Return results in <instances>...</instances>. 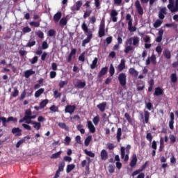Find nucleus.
<instances>
[{"label":"nucleus","mask_w":178,"mask_h":178,"mask_svg":"<svg viewBox=\"0 0 178 178\" xmlns=\"http://www.w3.org/2000/svg\"><path fill=\"white\" fill-rule=\"evenodd\" d=\"M140 46V38L138 36H134L128 38L124 43L125 54H129L131 51H134L136 48Z\"/></svg>","instance_id":"obj_1"},{"label":"nucleus","mask_w":178,"mask_h":178,"mask_svg":"<svg viewBox=\"0 0 178 178\" xmlns=\"http://www.w3.org/2000/svg\"><path fill=\"white\" fill-rule=\"evenodd\" d=\"M130 145H128L126 147H121L120 151H121V158L122 159H124V162H127L129 161V154H130Z\"/></svg>","instance_id":"obj_2"},{"label":"nucleus","mask_w":178,"mask_h":178,"mask_svg":"<svg viewBox=\"0 0 178 178\" xmlns=\"http://www.w3.org/2000/svg\"><path fill=\"white\" fill-rule=\"evenodd\" d=\"M169 4L168 5V8L170 12H177L178 11V0H168Z\"/></svg>","instance_id":"obj_3"},{"label":"nucleus","mask_w":178,"mask_h":178,"mask_svg":"<svg viewBox=\"0 0 178 178\" xmlns=\"http://www.w3.org/2000/svg\"><path fill=\"white\" fill-rule=\"evenodd\" d=\"M99 37L102 38L105 35V21H102L99 28Z\"/></svg>","instance_id":"obj_4"},{"label":"nucleus","mask_w":178,"mask_h":178,"mask_svg":"<svg viewBox=\"0 0 178 178\" xmlns=\"http://www.w3.org/2000/svg\"><path fill=\"white\" fill-rule=\"evenodd\" d=\"M83 6V1H78L75 3V6L71 7L72 12H76V10H80V8Z\"/></svg>","instance_id":"obj_5"},{"label":"nucleus","mask_w":178,"mask_h":178,"mask_svg":"<svg viewBox=\"0 0 178 178\" xmlns=\"http://www.w3.org/2000/svg\"><path fill=\"white\" fill-rule=\"evenodd\" d=\"M126 79H127L126 74H124V73H121V74H119L118 80H119V81H120V83L122 86H126Z\"/></svg>","instance_id":"obj_6"},{"label":"nucleus","mask_w":178,"mask_h":178,"mask_svg":"<svg viewBox=\"0 0 178 178\" xmlns=\"http://www.w3.org/2000/svg\"><path fill=\"white\" fill-rule=\"evenodd\" d=\"M151 62L152 65H156V56H155V54H152L151 57H148V58L146 60V65H149Z\"/></svg>","instance_id":"obj_7"},{"label":"nucleus","mask_w":178,"mask_h":178,"mask_svg":"<svg viewBox=\"0 0 178 178\" xmlns=\"http://www.w3.org/2000/svg\"><path fill=\"white\" fill-rule=\"evenodd\" d=\"M118 15H119V13H118V11H116V10H112L111 13H110V16L111 17V20L112 22H113V23H116V22H118Z\"/></svg>","instance_id":"obj_8"},{"label":"nucleus","mask_w":178,"mask_h":178,"mask_svg":"<svg viewBox=\"0 0 178 178\" xmlns=\"http://www.w3.org/2000/svg\"><path fill=\"white\" fill-rule=\"evenodd\" d=\"M135 6H136V8L137 9L138 13L139 15H143V13H144V10L143 9L141 4L140 3V1L137 0L135 2Z\"/></svg>","instance_id":"obj_9"},{"label":"nucleus","mask_w":178,"mask_h":178,"mask_svg":"<svg viewBox=\"0 0 178 178\" xmlns=\"http://www.w3.org/2000/svg\"><path fill=\"white\" fill-rule=\"evenodd\" d=\"M165 15H166V8L163 7L161 8L159 12V19H161V20H163V19H165Z\"/></svg>","instance_id":"obj_10"},{"label":"nucleus","mask_w":178,"mask_h":178,"mask_svg":"<svg viewBox=\"0 0 178 178\" xmlns=\"http://www.w3.org/2000/svg\"><path fill=\"white\" fill-rule=\"evenodd\" d=\"M91 38H92V33L91 32H89L87 36V38L83 40L82 42V47H86V44H88L90 41H91Z\"/></svg>","instance_id":"obj_11"},{"label":"nucleus","mask_w":178,"mask_h":178,"mask_svg":"<svg viewBox=\"0 0 178 178\" xmlns=\"http://www.w3.org/2000/svg\"><path fill=\"white\" fill-rule=\"evenodd\" d=\"M170 121L169 122V127L171 129V130H173L174 127L173 124H175V114L173 113H170Z\"/></svg>","instance_id":"obj_12"},{"label":"nucleus","mask_w":178,"mask_h":178,"mask_svg":"<svg viewBox=\"0 0 178 178\" xmlns=\"http://www.w3.org/2000/svg\"><path fill=\"white\" fill-rule=\"evenodd\" d=\"M74 109H76V106L68 105L65 107V113L72 115L74 112Z\"/></svg>","instance_id":"obj_13"},{"label":"nucleus","mask_w":178,"mask_h":178,"mask_svg":"<svg viewBox=\"0 0 178 178\" xmlns=\"http://www.w3.org/2000/svg\"><path fill=\"white\" fill-rule=\"evenodd\" d=\"M87 123H88L87 126H88V128L90 131V132L92 134L95 133V130H96L95 127L94 126L92 122L91 121H88Z\"/></svg>","instance_id":"obj_14"},{"label":"nucleus","mask_w":178,"mask_h":178,"mask_svg":"<svg viewBox=\"0 0 178 178\" xmlns=\"http://www.w3.org/2000/svg\"><path fill=\"white\" fill-rule=\"evenodd\" d=\"M58 126L60 127V129H63V130H65V131H69L70 130V128L66 123L65 122H58Z\"/></svg>","instance_id":"obj_15"},{"label":"nucleus","mask_w":178,"mask_h":178,"mask_svg":"<svg viewBox=\"0 0 178 178\" xmlns=\"http://www.w3.org/2000/svg\"><path fill=\"white\" fill-rule=\"evenodd\" d=\"M126 67V60L124 59H122L120 60V63L119 64L118 68L120 72H122V70H124Z\"/></svg>","instance_id":"obj_16"},{"label":"nucleus","mask_w":178,"mask_h":178,"mask_svg":"<svg viewBox=\"0 0 178 178\" xmlns=\"http://www.w3.org/2000/svg\"><path fill=\"white\" fill-rule=\"evenodd\" d=\"M97 107L99 109L100 112H105V109H106V102L100 103Z\"/></svg>","instance_id":"obj_17"},{"label":"nucleus","mask_w":178,"mask_h":178,"mask_svg":"<svg viewBox=\"0 0 178 178\" xmlns=\"http://www.w3.org/2000/svg\"><path fill=\"white\" fill-rule=\"evenodd\" d=\"M129 74H131V76H134V77H137L138 76V72L133 67L129 68Z\"/></svg>","instance_id":"obj_18"},{"label":"nucleus","mask_w":178,"mask_h":178,"mask_svg":"<svg viewBox=\"0 0 178 178\" xmlns=\"http://www.w3.org/2000/svg\"><path fill=\"white\" fill-rule=\"evenodd\" d=\"M137 164V155L133 154L132 156V160L130 163L131 168H134V166H136Z\"/></svg>","instance_id":"obj_19"},{"label":"nucleus","mask_w":178,"mask_h":178,"mask_svg":"<svg viewBox=\"0 0 178 178\" xmlns=\"http://www.w3.org/2000/svg\"><path fill=\"white\" fill-rule=\"evenodd\" d=\"M101 159L102 161H106L108 159V152L106 150L103 149L101 152Z\"/></svg>","instance_id":"obj_20"},{"label":"nucleus","mask_w":178,"mask_h":178,"mask_svg":"<svg viewBox=\"0 0 178 178\" xmlns=\"http://www.w3.org/2000/svg\"><path fill=\"white\" fill-rule=\"evenodd\" d=\"M108 73V67H103L98 74V77H102V76H105Z\"/></svg>","instance_id":"obj_21"},{"label":"nucleus","mask_w":178,"mask_h":178,"mask_svg":"<svg viewBox=\"0 0 178 178\" xmlns=\"http://www.w3.org/2000/svg\"><path fill=\"white\" fill-rule=\"evenodd\" d=\"M60 17H62V13L58 12L56 14H55L54 16V20L55 23H58L60 19Z\"/></svg>","instance_id":"obj_22"},{"label":"nucleus","mask_w":178,"mask_h":178,"mask_svg":"<svg viewBox=\"0 0 178 178\" xmlns=\"http://www.w3.org/2000/svg\"><path fill=\"white\" fill-rule=\"evenodd\" d=\"M35 73V71H33L32 70H26L24 72V76L26 79H29L30 76H33Z\"/></svg>","instance_id":"obj_23"},{"label":"nucleus","mask_w":178,"mask_h":178,"mask_svg":"<svg viewBox=\"0 0 178 178\" xmlns=\"http://www.w3.org/2000/svg\"><path fill=\"white\" fill-rule=\"evenodd\" d=\"M128 30L130 33H134V31L137 30V28L136 26H133V23L128 22Z\"/></svg>","instance_id":"obj_24"},{"label":"nucleus","mask_w":178,"mask_h":178,"mask_svg":"<svg viewBox=\"0 0 178 178\" xmlns=\"http://www.w3.org/2000/svg\"><path fill=\"white\" fill-rule=\"evenodd\" d=\"M12 134H17V136H21L22 129H20L19 128H13L12 129Z\"/></svg>","instance_id":"obj_25"},{"label":"nucleus","mask_w":178,"mask_h":178,"mask_svg":"<svg viewBox=\"0 0 178 178\" xmlns=\"http://www.w3.org/2000/svg\"><path fill=\"white\" fill-rule=\"evenodd\" d=\"M74 168H76V165H74V164L67 165V168H66L67 173H70V172H72V170H73V169H74Z\"/></svg>","instance_id":"obj_26"},{"label":"nucleus","mask_w":178,"mask_h":178,"mask_svg":"<svg viewBox=\"0 0 178 178\" xmlns=\"http://www.w3.org/2000/svg\"><path fill=\"white\" fill-rule=\"evenodd\" d=\"M163 55L165 56V58H166V59H170L171 56H170V51H169V49H165L163 51Z\"/></svg>","instance_id":"obj_27"},{"label":"nucleus","mask_w":178,"mask_h":178,"mask_svg":"<svg viewBox=\"0 0 178 178\" xmlns=\"http://www.w3.org/2000/svg\"><path fill=\"white\" fill-rule=\"evenodd\" d=\"M31 124L33 125L34 129H35L36 130L41 129V123L40 122L32 121Z\"/></svg>","instance_id":"obj_28"},{"label":"nucleus","mask_w":178,"mask_h":178,"mask_svg":"<svg viewBox=\"0 0 178 178\" xmlns=\"http://www.w3.org/2000/svg\"><path fill=\"white\" fill-rule=\"evenodd\" d=\"M76 87L78 88H84V87H86V82L78 81L76 83Z\"/></svg>","instance_id":"obj_29"},{"label":"nucleus","mask_w":178,"mask_h":178,"mask_svg":"<svg viewBox=\"0 0 178 178\" xmlns=\"http://www.w3.org/2000/svg\"><path fill=\"white\" fill-rule=\"evenodd\" d=\"M97 63H98V58H95L92 62V64L90 65V69L94 70L97 67Z\"/></svg>","instance_id":"obj_30"},{"label":"nucleus","mask_w":178,"mask_h":178,"mask_svg":"<svg viewBox=\"0 0 178 178\" xmlns=\"http://www.w3.org/2000/svg\"><path fill=\"white\" fill-rule=\"evenodd\" d=\"M91 140H92V136H88L86 140H85V145L86 147H88V145H90V143H91Z\"/></svg>","instance_id":"obj_31"},{"label":"nucleus","mask_w":178,"mask_h":178,"mask_svg":"<svg viewBox=\"0 0 178 178\" xmlns=\"http://www.w3.org/2000/svg\"><path fill=\"white\" fill-rule=\"evenodd\" d=\"M44 91H45L44 90V88H40L38 90H37L35 92V98H38V97H40V95H41V94H43L44 93Z\"/></svg>","instance_id":"obj_32"},{"label":"nucleus","mask_w":178,"mask_h":178,"mask_svg":"<svg viewBox=\"0 0 178 178\" xmlns=\"http://www.w3.org/2000/svg\"><path fill=\"white\" fill-rule=\"evenodd\" d=\"M120 137H122V129L118 128L117 131V140L118 143H120V140H121Z\"/></svg>","instance_id":"obj_33"},{"label":"nucleus","mask_w":178,"mask_h":178,"mask_svg":"<svg viewBox=\"0 0 178 178\" xmlns=\"http://www.w3.org/2000/svg\"><path fill=\"white\" fill-rule=\"evenodd\" d=\"M81 29L82 30H83L85 33H87L88 34V33H91V31H88V27L87 26V24H86V22H83L81 24Z\"/></svg>","instance_id":"obj_34"},{"label":"nucleus","mask_w":178,"mask_h":178,"mask_svg":"<svg viewBox=\"0 0 178 178\" xmlns=\"http://www.w3.org/2000/svg\"><path fill=\"white\" fill-rule=\"evenodd\" d=\"M91 9L90 8H87L83 14V17L84 19H87L91 15Z\"/></svg>","instance_id":"obj_35"},{"label":"nucleus","mask_w":178,"mask_h":178,"mask_svg":"<svg viewBox=\"0 0 178 178\" xmlns=\"http://www.w3.org/2000/svg\"><path fill=\"white\" fill-rule=\"evenodd\" d=\"M47 104H48V99H44V100L42 101L40 104V109L45 108V106H47Z\"/></svg>","instance_id":"obj_36"},{"label":"nucleus","mask_w":178,"mask_h":178,"mask_svg":"<svg viewBox=\"0 0 178 178\" xmlns=\"http://www.w3.org/2000/svg\"><path fill=\"white\" fill-rule=\"evenodd\" d=\"M60 154H62V151H59L57 153H55L51 155V159H56V158H60Z\"/></svg>","instance_id":"obj_37"},{"label":"nucleus","mask_w":178,"mask_h":178,"mask_svg":"<svg viewBox=\"0 0 178 178\" xmlns=\"http://www.w3.org/2000/svg\"><path fill=\"white\" fill-rule=\"evenodd\" d=\"M66 24H67V19L66 18H62L60 20V26H61V27H63L64 26H66Z\"/></svg>","instance_id":"obj_38"},{"label":"nucleus","mask_w":178,"mask_h":178,"mask_svg":"<svg viewBox=\"0 0 178 178\" xmlns=\"http://www.w3.org/2000/svg\"><path fill=\"white\" fill-rule=\"evenodd\" d=\"M162 92H163V91L162 90V89H161L160 88H156L155 89V92H154V95H162Z\"/></svg>","instance_id":"obj_39"},{"label":"nucleus","mask_w":178,"mask_h":178,"mask_svg":"<svg viewBox=\"0 0 178 178\" xmlns=\"http://www.w3.org/2000/svg\"><path fill=\"white\" fill-rule=\"evenodd\" d=\"M85 154L88 155V156H90V158H94L95 156V154L92 153L91 151H88L87 149L84 150Z\"/></svg>","instance_id":"obj_40"},{"label":"nucleus","mask_w":178,"mask_h":178,"mask_svg":"<svg viewBox=\"0 0 178 178\" xmlns=\"http://www.w3.org/2000/svg\"><path fill=\"white\" fill-rule=\"evenodd\" d=\"M162 22H163L162 20L157 19L154 24V27H155V29H158V27H159L161 24H162Z\"/></svg>","instance_id":"obj_41"},{"label":"nucleus","mask_w":178,"mask_h":178,"mask_svg":"<svg viewBox=\"0 0 178 178\" xmlns=\"http://www.w3.org/2000/svg\"><path fill=\"white\" fill-rule=\"evenodd\" d=\"M149 120V113L147 111H145V123H148Z\"/></svg>","instance_id":"obj_42"},{"label":"nucleus","mask_w":178,"mask_h":178,"mask_svg":"<svg viewBox=\"0 0 178 178\" xmlns=\"http://www.w3.org/2000/svg\"><path fill=\"white\" fill-rule=\"evenodd\" d=\"M109 73L111 76H113L115 74V67H113V64H111L110 65Z\"/></svg>","instance_id":"obj_43"},{"label":"nucleus","mask_w":178,"mask_h":178,"mask_svg":"<svg viewBox=\"0 0 178 178\" xmlns=\"http://www.w3.org/2000/svg\"><path fill=\"white\" fill-rule=\"evenodd\" d=\"M64 144L65 145H69L70 144V141H72V139L69 136H66L64 139Z\"/></svg>","instance_id":"obj_44"},{"label":"nucleus","mask_w":178,"mask_h":178,"mask_svg":"<svg viewBox=\"0 0 178 178\" xmlns=\"http://www.w3.org/2000/svg\"><path fill=\"white\" fill-rule=\"evenodd\" d=\"M93 123L95 126L98 125V123H99V115H97L93 118Z\"/></svg>","instance_id":"obj_45"},{"label":"nucleus","mask_w":178,"mask_h":178,"mask_svg":"<svg viewBox=\"0 0 178 178\" xmlns=\"http://www.w3.org/2000/svg\"><path fill=\"white\" fill-rule=\"evenodd\" d=\"M65 86H67V81H60L59 83L60 88H63Z\"/></svg>","instance_id":"obj_46"},{"label":"nucleus","mask_w":178,"mask_h":178,"mask_svg":"<svg viewBox=\"0 0 178 178\" xmlns=\"http://www.w3.org/2000/svg\"><path fill=\"white\" fill-rule=\"evenodd\" d=\"M171 81L172 83H176V81H177V76L176 74H171Z\"/></svg>","instance_id":"obj_47"},{"label":"nucleus","mask_w":178,"mask_h":178,"mask_svg":"<svg viewBox=\"0 0 178 178\" xmlns=\"http://www.w3.org/2000/svg\"><path fill=\"white\" fill-rule=\"evenodd\" d=\"M145 87V84L144 83V82H142L141 84H139L138 86L137 90L138 91H142V90H144Z\"/></svg>","instance_id":"obj_48"},{"label":"nucleus","mask_w":178,"mask_h":178,"mask_svg":"<svg viewBox=\"0 0 178 178\" xmlns=\"http://www.w3.org/2000/svg\"><path fill=\"white\" fill-rule=\"evenodd\" d=\"M0 120H1V122H2L3 126H4V127H6V123H8V121H7V120H6V118H5V117H1V118H0Z\"/></svg>","instance_id":"obj_49"},{"label":"nucleus","mask_w":178,"mask_h":178,"mask_svg":"<svg viewBox=\"0 0 178 178\" xmlns=\"http://www.w3.org/2000/svg\"><path fill=\"white\" fill-rule=\"evenodd\" d=\"M23 33H31V28L29 26H25L22 29Z\"/></svg>","instance_id":"obj_50"},{"label":"nucleus","mask_w":178,"mask_h":178,"mask_svg":"<svg viewBox=\"0 0 178 178\" xmlns=\"http://www.w3.org/2000/svg\"><path fill=\"white\" fill-rule=\"evenodd\" d=\"M84 55H86V53L85 52L82 53L79 57V60H80L81 62H84V60H86V58L84 57Z\"/></svg>","instance_id":"obj_51"},{"label":"nucleus","mask_w":178,"mask_h":178,"mask_svg":"<svg viewBox=\"0 0 178 178\" xmlns=\"http://www.w3.org/2000/svg\"><path fill=\"white\" fill-rule=\"evenodd\" d=\"M29 24L33 26V27H40V22H31Z\"/></svg>","instance_id":"obj_52"},{"label":"nucleus","mask_w":178,"mask_h":178,"mask_svg":"<svg viewBox=\"0 0 178 178\" xmlns=\"http://www.w3.org/2000/svg\"><path fill=\"white\" fill-rule=\"evenodd\" d=\"M35 35H38L39 38H44V33L41 31L35 32Z\"/></svg>","instance_id":"obj_53"},{"label":"nucleus","mask_w":178,"mask_h":178,"mask_svg":"<svg viewBox=\"0 0 178 178\" xmlns=\"http://www.w3.org/2000/svg\"><path fill=\"white\" fill-rule=\"evenodd\" d=\"M124 118H126V119L129 122V123L133 122V121L131 120V118H130V115H129V113H126L124 114Z\"/></svg>","instance_id":"obj_54"},{"label":"nucleus","mask_w":178,"mask_h":178,"mask_svg":"<svg viewBox=\"0 0 178 178\" xmlns=\"http://www.w3.org/2000/svg\"><path fill=\"white\" fill-rule=\"evenodd\" d=\"M54 98H60V97L62 95V93H60L58 92V90H55L54 92Z\"/></svg>","instance_id":"obj_55"},{"label":"nucleus","mask_w":178,"mask_h":178,"mask_svg":"<svg viewBox=\"0 0 178 178\" xmlns=\"http://www.w3.org/2000/svg\"><path fill=\"white\" fill-rule=\"evenodd\" d=\"M7 123H9V122H17V118H15L13 117H9L8 119H6Z\"/></svg>","instance_id":"obj_56"},{"label":"nucleus","mask_w":178,"mask_h":178,"mask_svg":"<svg viewBox=\"0 0 178 178\" xmlns=\"http://www.w3.org/2000/svg\"><path fill=\"white\" fill-rule=\"evenodd\" d=\"M50 111H51V112H58V106L53 105L49 108Z\"/></svg>","instance_id":"obj_57"},{"label":"nucleus","mask_w":178,"mask_h":178,"mask_svg":"<svg viewBox=\"0 0 178 178\" xmlns=\"http://www.w3.org/2000/svg\"><path fill=\"white\" fill-rule=\"evenodd\" d=\"M65 168V163H62L61 165H59L58 167V170L57 172H58V173H60V172H63V168Z\"/></svg>","instance_id":"obj_58"},{"label":"nucleus","mask_w":178,"mask_h":178,"mask_svg":"<svg viewBox=\"0 0 178 178\" xmlns=\"http://www.w3.org/2000/svg\"><path fill=\"white\" fill-rule=\"evenodd\" d=\"M126 19L127 20L128 23H133V19H131V15H130V14L127 15Z\"/></svg>","instance_id":"obj_59"},{"label":"nucleus","mask_w":178,"mask_h":178,"mask_svg":"<svg viewBox=\"0 0 178 178\" xmlns=\"http://www.w3.org/2000/svg\"><path fill=\"white\" fill-rule=\"evenodd\" d=\"M34 45H35V40H30L27 44V47H34Z\"/></svg>","instance_id":"obj_60"},{"label":"nucleus","mask_w":178,"mask_h":178,"mask_svg":"<svg viewBox=\"0 0 178 178\" xmlns=\"http://www.w3.org/2000/svg\"><path fill=\"white\" fill-rule=\"evenodd\" d=\"M48 47H49L48 43L46 41L42 42V49H48Z\"/></svg>","instance_id":"obj_61"},{"label":"nucleus","mask_w":178,"mask_h":178,"mask_svg":"<svg viewBox=\"0 0 178 178\" xmlns=\"http://www.w3.org/2000/svg\"><path fill=\"white\" fill-rule=\"evenodd\" d=\"M56 77V72L51 71L50 72V79H55Z\"/></svg>","instance_id":"obj_62"},{"label":"nucleus","mask_w":178,"mask_h":178,"mask_svg":"<svg viewBox=\"0 0 178 178\" xmlns=\"http://www.w3.org/2000/svg\"><path fill=\"white\" fill-rule=\"evenodd\" d=\"M19 95V90H17V88H14V92L13 93V97H17Z\"/></svg>","instance_id":"obj_63"},{"label":"nucleus","mask_w":178,"mask_h":178,"mask_svg":"<svg viewBox=\"0 0 178 178\" xmlns=\"http://www.w3.org/2000/svg\"><path fill=\"white\" fill-rule=\"evenodd\" d=\"M156 51L159 54H161L162 52V47L161 45H159L156 47Z\"/></svg>","instance_id":"obj_64"}]
</instances>
